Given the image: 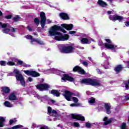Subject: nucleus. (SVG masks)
Instances as JSON below:
<instances>
[{"label": "nucleus", "instance_id": "nucleus-1", "mask_svg": "<svg viewBox=\"0 0 129 129\" xmlns=\"http://www.w3.org/2000/svg\"><path fill=\"white\" fill-rule=\"evenodd\" d=\"M82 84H86V85H91V86H101L100 81L96 79H91L90 78H85L81 81Z\"/></svg>", "mask_w": 129, "mask_h": 129}, {"label": "nucleus", "instance_id": "nucleus-2", "mask_svg": "<svg viewBox=\"0 0 129 129\" xmlns=\"http://www.w3.org/2000/svg\"><path fill=\"white\" fill-rule=\"evenodd\" d=\"M51 28L53 29L54 33L52 35H55L54 34H55V35H62L61 32H58V31H60V32H62V33H64L65 34L67 33V31H65L61 26L58 25H53Z\"/></svg>", "mask_w": 129, "mask_h": 129}, {"label": "nucleus", "instance_id": "nucleus-3", "mask_svg": "<svg viewBox=\"0 0 129 129\" xmlns=\"http://www.w3.org/2000/svg\"><path fill=\"white\" fill-rule=\"evenodd\" d=\"M74 50V47L71 45L63 46L60 49V52L66 54H70L71 53H73Z\"/></svg>", "mask_w": 129, "mask_h": 129}, {"label": "nucleus", "instance_id": "nucleus-4", "mask_svg": "<svg viewBox=\"0 0 129 129\" xmlns=\"http://www.w3.org/2000/svg\"><path fill=\"white\" fill-rule=\"evenodd\" d=\"M105 41L107 42V43H104V47L106 49L108 50H115V48H116L117 46L111 44V40L110 39H105Z\"/></svg>", "mask_w": 129, "mask_h": 129}, {"label": "nucleus", "instance_id": "nucleus-5", "mask_svg": "<svg viewBox=\"0 0 129 129\" xmlns=\"http://www.w3.org/2000/svg\"><path fill=\"white\" fill-rule=\"evenodd\" d=\"M51 87L48 84H39L36 85V88L39 91H48Z\"/></svg>", "mask_w": 129, "mask_h": 129}, {"label": "nucleus", "instance_id": "nucleus-6", "mask_svg": "<svg viewBox=\"0 0 129 129\" xmlns=\"http://www.w3.org/2000/svg\"><path fill=\"white\" fill-rule=\"evenodd\" d=\"M40 18L41 19L40 25L41 26V28L42 29H44V28H45V25H46V21L47 20L45 12H41L40 13Z\"/></svg>", "mask_w": 129, "mask_h": 129}, {"label": "nucleus", "instance_id": "nucleus-7", "mask_svg": "<svg viewBox=\"0 0 129 129\" xmlns=\"http://www.w3.org/2000/svg\"><path fill=\"white\" fill-rule=\"evenodd\" d=\"M54 29L52 28H50L49 30L48 33L49 34V35L51 36H55L54 37V40H56V41H62L61 38V34H56L54 33ZM52 34H54L53 35Z\"/></svg>", "mask_w": 129, "mask_h": 129}, {"label": "nucleus", "instance_id": "nucleus-8", "mask_svg": "<svg viewBox=\"0 0 129 129\" xmlns=\"http://www.w3.org/2000/svg\"><path fill=\"white\" fill-rule=\"evenodd\" d=\"M109 19L110 20V21H112L113 22H115L116 21L121 22V21L123 20V17L121 16L115 14L114 15H110L109 16Z\"/></svg>", "mask_w": 129, "mask_h": 129}, {"label": "nucleus", "instance_id": "nucleus-9", "mask_svg": "<svg viewBox=\"0 0 129 129\" xmlns=\"http://www.w3.org/2000/svg\"><path fill=\"white\" fill-rule=\"evenodd\" d=\"M25 38L27 39L28 40H31L30 43L31 44H34V42H36L37 43V44H39V45H42V43L40 42V40H39V39L38 38H33V36L28 34L25 36Z\"/></svg>", "mask_w": 129, "mask_h": 129}, {"label": "nucleus", "instance_id": "nucleus-10", "mask_svg": "<svg viewBox=\"0 0 129 129\" xmlns=\"http://www.w3.org/2000/svg\"><path fill=\"white\" fill-rule=\"evenodd\" d=\"M74 94L75 93L73 92L66 90L63 95L68 101H71V97H72V95H74Z\"/></svg>", "mask_w": 129, "mask_h": 129}, {"label": "nucleus", "instance_id": "nucleus-11", "mask_svg": "<svg viewBox=\"0 0 129 129\" xmlns=\"http://www.w3.org/2000/svg\"><path fill=\"white\" fill-rule=\"evenodd\" d=\"M61 80L63 81H69L70 82H74L75 81V79L74 78L70 76L69 75L67 74H64L63 75V77L61 78Z\"/></svg>", "mask_w": 129, "mask_h": 129}, {"label": "nucleus", "instance_id": "nucleus-12", "mask_svg": "<svg viewBox=\"0 0 129 129\" xmlns=\"http://www.w3.org/2000/svg\"><path fill=\"white\" fill-rule=\"evenodd\" d=\"M73 72H78L80 74H81V75H84L86 73L85 71H84L83 69L78 66H75L73 68Z\"/></svg>", "mask_w": 129, "mask_h": 129}, {"label": "nucleus", "instance_id": "nucleus-13", "mask_svg": "<svg viewBox=\"0 0 129 129\" xmlns=\"http://www.w3.org/2000/svg\"><path fill=\"white\" fill-rule=\"evenodd\" d=\"M13 73L16 74L15 77L16 78V80H17V81H20L24 79L23 75H22L20 73V71H19V70H18L17 69H15L14 70V71H13Z\"/></svg>", "mask_w": 129, "mask_h": 129}, {"label": "nucleus", "instance_id": "nucleus-14", "mask_svg": "<svg viewBox=\"0 0 129 129\" xmlns=\"http://www.w3.org/2000/svg\"><path fill=\"white\" fill-rule=\"evenodd\" d=\"M72 118L73 119H77V120H81L82 121H85V118L80 114H72Z\"/></svg>", "mask_w": 129, "mask_h": 129}, {"label": "nucleus", "instance_id": "nucleus-15", "mask_svg": "<svg viewBox=\"0 0 129 129\" xmlns=\"http://www.w3.org/2000/svg\"><path fill=\"white\" fill-rule=\"evenodd\" d=\"M104 107L106 110L107 114H110L111 113V105L109 103H105L104 105Z\"/></svg>", "mask_w": 129, "mask_h": 129}, {"label": "nucleus", "instance_id": "nucleus-16", "mask_svg": "<svg viewBox=\"0 0 129 129\" xmlns=\"http://www.w3.org/2000/svg\"><path fill=\"white\" fill-rule=\"evenodd\" d=\"M61 27L62 28H64V29H66V30H67V31H71L72 29H73V24H62L61 25Z\"/></svg>", "mask_w": 129, "mask_h": 129}, {"label": "nucleus", "instance_id": "nucleus-17", "mask_svg": "<svg viewBox=\"0 0 129 129\" xmlns=\"http://www.w3.org/2000/svg\"><path fill=\"white\" fill-rule=\"evenodd\" d=\"M122 69H123V67L121 64H118L115 66V67L114 69V71L116 72L117 74H118V73H120L122 71Z\"/></svg>", "mask_w": 129, "mask_h": 129}, {"label": "nucleus", "instance_id": "nucleus-18", "mask_svg": "<svg viewBox=\"0 0 129 129\" xmlns=\"http://www.w3.org/2000/svg\"><path fill=\"white\" fill-rule=\"evenodd\" d=\"M60 18L64 20H70V18L67 13H60L59 15Z\"/></svg>", "mask_w": 129, "mask_h": 129}, {"label": "nucleus", "instance_id": "nucleus-19", "mask_svg": "<svg viewBox=\"0 0 129 129\" xmlns=\"http://www.w3.org/2000/svg\"><path fill=\"white\" fill-rule=\"evenodd\" d=\"M103 121H104V125H107L108 124H109L111 123V122H112V118L108 119V117L105 116L103 118Z\"/></svg>", "mask_w": 129, "mask_h": 129}, {"label": "nucleus", "instance_id": "nucleus-20", "mask_svg": "<svg viewBox=\"0 0 129 129\" xmlns=\"http://www.w3.org/2000/svg\"><path fill=\"white\" fill-rule=\"evenodd\" d=\"M50 94H52L53 96H56V97H59V96H60V94H61V93H60L59 91L55 89H52L50 91Z\"/></svg>", "mask_w": 129, "mask_h": 129}, {"label": "nucleus", "instance_id": "nucleus-21", "mask_svg": "<svg viewBox=\"0 0 129 129\" xmlns=\"http://www.w3.org/2000/svg\"><path fill=\"white\" fill-rule=\"evenodd\" d=\"M1 89L2 92H3V93H5L6 94H8L11 92V89H10L9 87H2Z\"/></svg>", "mask_w": 129, "mask_h": 129}, {"label": "nucleus", "instance_id": "nucleus-22", "mask_svg": "<svg viewBox=\"0 0 129 129\" xmlns=\"http://www.w3.org/2000/svg\"><path fill=\"white\" fill-rule=\"evenodd\" d=\"M98 5L100 7H102L103 8H105V7H107V4L104 2L102 0H98L97 2Z\"/></svg>", "mask_w": 129, "mask_h": 129}, {"label": "nucleus", "instance_id": "nucleus-23", "mask_svg": "<svg viewBox=\"0 0 129 129\" xmlns=\"http://www.w3.org/2000/svg\"><path fill=\"white\" fill-rule=\"evenodd\" d=\"M9 99L11 101L14 100H18V98H17V96H16V94L14 93H12L9 95Z\"/></svg>", "mask_w": 129, "mask_h": 129}, {"label": "nucleus", "instance_id": "nucleus-24", "mask_svg": "<svg viewBox=\"0 0 129 129\" xmlns=\"http://www.w3.org/2000/svg\"><path fill=\"white\" fill-rule=\"evenodd\" d=\"M6 122V119L4 117L0 116V127H4L5 125L4 122Z\"/></svg>", "mask_w": 129, "mask_h": 129}, {"label": "nucleus", "instance_id": "nucleus-25", "mask_svg": "<svg viewBox=\"0 0 129 129\" xmlns=\"http://www.w3.org/2000/svg\"><path fill=\"white\" fill-rule=\"evenodd\" d=\"M31 76H32V77H39L40 74L36 71H32Z\"/></svg>", "mask_w": 129, "mask_h": 129}, {"label": "nucleus", "instance_id": "nucleus-26", "mask_svg": "<svg viewBox=\"0 0 129 129\" xmlns=\"http://www.w3.org/2000/svg\"><path fill=\"white\" fill-rule=\"evenodd\" d=\"M69 39V35L68 34H61V41H67Z\"/></svg>", "mask_w": 129, "mask_h": 129}, {"label": "nucleus", "instance_id": "nucleus-27", "mask_svg": "<svg viewBox=\"0 0 129 129\" xmlns=\"http://www.w3.org/2000/svg\"><path fill=\"white\" fill-rule=\"evenodd\" d=\"M88 42H89L88 38H83L81 40V44H88Z\"/></svg>", "mask_w": 129, "mask_h": 129}, {"label": "nucleus", "instance_id": "nucleus-28", "mask_svg": "<svg viewBox=\"0 0 129 129\" xmlns=\"http://www.w3.org/2000/svg\"><path fill=\"white\" fill-rule=\"evenodd\" d=\"M21 17L19 15H16L15 17L13 18V21L14 22H19V21H21Z\"/></svg>", "mask_w": 129, "mask_h": 129}, {"label": "nucleus", "instance_id": "nucleus-29", "mask_svg": "<svg viewBox=\"0 0 129 129\" xmlns=\"http://www.w3.org/2000/svg\"><path fill=\"white\" fill-rule=\"evenodd\" d=\"M88 102L90 104H93L95 103V98L91 97L89 99Z\"/></svg>", "mask_w": 129, "mask_h": 129}, {"label": "nucleus", "instance_id": "nucleus-30", "mask_svg": "<svg viewBox=\"0 0 129 129\" xmlns=\"http://www.w3.org/2000/svg\"><path fill=\"white\" fill-rule=\"evenodd\" d=\"M4 105H5V106L7 107H12V106H13V105L11 104V102L8 101H6L4 102Z\"/></svg>", "mask_w": 129, "mask_h": 129}, {"label": "nucleus", "instance_id": "nucleus-31", "mask_svg": "<svg viewBox=\"0 0 129 129\" xmlns=\"http://www.w3.org/2000/svg\"><path fill=\"white\" fill-rule=\"evenodd\" d=\"M2 32L4 33V34H8L9 33H10V32H11V29H10V28H4L2 30Z\"/></svg>", "mask_w": 129, "mask_h": 129}, {"label": "nucleus", "instance_id": "nucleus-32", "mask_svg": "<svg viewBox=\"0 0 129 129\" xmlns=\"http://www.w3.org/2000/svg\"><path fill=\"white\" fill-rule=\"evenodd\" d=\"M34 24L36 25V26H39L40 25V20L38 18H35L34 19Z\"/></svg>", "mask_w": 129, "mask_h": 129}, {"label": "nucleus", "instance_id": "nucleus-33", "mask_svg": "<svg viewBox=\"0 0 129 129\" xmlns=\"http://www.w3.org/2000/svg\"><path fill=\"white\" fill-rule=\"evenodd\" d=\"M0 27L2 28V29H6L7 28V27H8V24L7 23H4L2 22H0Z\"/></svg>", "mask_w": 129, "mask_h": 129}, {"label": "nucleus", "instance_id": "nucleus-34", "mask_svg": "<svg viewBox=\"0 0 129 129\" xmlns=\"http://www.w3.org/2000/svg\"><path fill=\"white\" fill-rule=\"evenodd\" d=\"M23 127V125L21 124L17 125L15 126H14L12 127V129H17V128H22Z\"/></svg>", "mask_w": 129, "mask_h": 129}, {"label": "nucleus", "instance_id": "nucleus-35", "mask_svg": "<svg viewBox=\"0 0 129 129\" xmlns=\"http://www.w3.org/2000/svg\"><path fill=\"white\" fill-rule=\"evenodd\" d=\"M17 29L18 28H15L12 26H11L10 28V31H11L12 33H16Z\"/></svg>", "mask_w": 129, "mask_h": 129}, {"label": "nucleus", "instance_id": "nucleus-36", "mask_svg": "<svg viewBox=\"0 0 129 129\" xmlns=\"http://www.w3.org/2000/svg\"><path fill=\"white\" fill-rule=\"evenodd\" d=\"M7 65L9 66H15L16 65V63L14 61H8L7 62Z\"/></svg>", "mask_w": 129, "mask_h": 129}, {"label": "nucleus", "instance_id": "nucleus-37", "mask_svg": "<svg viewBox=\"0 0 129 129\" xmlns=\"http://www.w3.org/2000/svg\"><path fill=\"white\" fill-rule=\"evenodd\" d=\"M20 83L22 86H24V87L26 86V82H25V79L24 78L23 79L20 80Z\"/></svg>", "mask_w": 129, "mask_h": 129}, {"label": "nucleus", "instance_id": "nucleus-38", "mask_svg": "<svg viewBox=\"0 0 129 129\" xmlns=\"http://www.w3.org/2000/svg\"><path fill=\"white\" fill-rule=\"evenodd\" d=\"M0 65L1 66H6L7 65V61L5 60H1L0 61Z\"/></svg>", "mask_w": 129, "mask_h": 129}, {"label": "nucleus", "instance_id": "nucleus-39", "mask_svg": "<svg viewBox=\"0 0 129 129\" xmlns=\"http://www.w3.org/2000/svg\"><path fill=\"white\" fill-rule=\"evenodd\" d=\"M24 73H25V74H27V75H31L32 74V71H29V70H27V71H24Z\"/></svg>", "mask_w": 129, "mask_h": 129}, {"label": "nucleus", "instance_id": "nucleus-40", "mask_svg": "<svg viewBox=\"0 0 129 129\" xmlns=\"http://www.w3.org/2000/svg\"><path fill=\"white\" fill-rule=\"evenodd\" d=\"M13 18V15H8L5 17V19H7V20H11Z\"/></svg>", "mask_w": 129, "mask_h": 129}, {"label": "nucleus", "instance_id": "nucleus-41", "mask_svg": "<svg viewBox=\"0 0 129 129\" xmlns=\"http://www.w3.org/2000/svg\"><path fill=\"white\" fill-rule=\"evenodd\" d=\"M72 99H73L74 102H75V103H78V101H79V100H78V98H77V97H73Z\"/></svg>", "mask_w": 129, "mask_h": 129}, {"label": "nucleus", "instance_id": "nucleus-42", "mask_svg": "<svg viewBox=\"0 0 129 129\" xmlns=\"http://www.w3.org/2000/svg\"><path fill=\"white\" fill-rule=\"evenodd\" d=\"M74 126L75 127H79V126H80V124L77 122H74Z\"/></svg>", "mask_w": 129, "mask_h": 129}, {"label": "nucleus", "instance_id": "nucleus-43", "mask_svg": "<svg viewBox=\"0 0 129 129\" xmlns=\"http://www.w3.org/2000/svg\"><path fill=\"white\" fill-rule=\"evenodd\" d=\"M86 126L88 128H90V127H91V123H90L88 122H86Z\"/></svg>", "mask_w": 129, "mask_h": 129}, {"label": "nucleus", "instance_id": "nucleus-44", "mask_svg": "<svg viewBox=\"0 0 129 129\" xmlns=\"http://www.w3.org/2000/svg\"><path fill=\"white\" fill-rule=\"evenodd\" d=\"M126 126V123L123 122L121 126V129H125Z\"/></svg>", "mask_w": 129, "mask_h": 129}, {"label": "nucleus", "instance_id": "nucleus-45", "mask_svg": "<svg viewBox=\"0 0 129 129\" xmlns=\"http://www.w3.org/2000/svg\"><path fill=\"white\" fill-rule=\"evenodd\" d=\"M47 112L49 114H51L52 113V108L51 107H48L47 108Z\"/></svg>", "mask_w": 129, "mask_h": 129}, {"label": "nucleus", "instance_id": "nucleus-46", "mask_svg": "<svg viewBox=\"0 0 129 129\" xmlns=\"http://www.w3.org/2000/svg\"><path fill=\"white\" fill-rule=\"evenodd\" d=\"M14 122H16V121H15V120H14L13 119H10L9 121V124L10 125H12V124H13Z\"/></svg>", "mask_w": 129, "mask_h": 129}, {"label": "nucleus", "instance_id": "nucleus-47", "mask_svg": "<svg viewBox=\"0 0 129 129\" xmlns=\"http://www.w3.org/2000/svg\"><path fill=\"white\" fill-rule=\"evenodd\" d=\"M23 61L21 60H18L17 61L18 65H22L23 64Z\"/></svg>", "mask_w": 129, "mask_h": 129}, {"label": "nucleus", "instance_id": "nucleus-48", "mask_svg": "<svg viewBox=\"0 0 129 129\" xmlns=\"http://www.w3.org/2000/svg\"><path fill=\"white\" fill-rule=\"evenodd\" d=\"M125 100L126 101H127L129 100V94H128L127 95L124 96Z\"/></svg>", "mask_w": 129, "mask_h": 129}, {"label": "nucleus", "instance_id": "nucleus-49", "mask_svg": "<svg viewBox=\"0 0 129 129\" xmlns=\"http://www.w3.org/2000/svg\"><path fill=\"white\" fill-rule=\"evenodd\" d=\"M40 129H49V127H48V126L44 125L41 126Z\"/></svg>", "mask_w": 129, "mask_h": 129}, {"label": "nucleus", "instance_id": "nucleus-50", "mask_svg": "<svg viewBox=\"0 0 129 129\" xmlns=\"http://www.w3.org/2000/svg\"><path fill=\"white\" fill-rule=\"evenodd\" d=\"M51 113H52V114H54L55 115H57V111L55 110H52L51 111Z\"/></svg>", "mask_w": 129, "mask_h": 129}, {"label": "nucleus", "instance_id": "nucleus-51", "mask_svg": "<svg viewBox=\"0 0 129 129\" xmlns=\"http://www.w3.org/2000/svg\"><path fill=\"white\" fill-rule=\"evenodd\" d=\"M96 71L98 74H100V75L102 74V72L100 71V70L99 69H97Z\"/></svg>", "mask_w": 129, "mask_h": 129}, {"label": "nucleus", "instance_id": "nucleus-52", "mask_svg": "<svg viewBox=\"0 0 129 129\" xmlns=\"http://www.w3.org/2000/svg\"><path fill=\"white\" fill-rule=\"evenodd\" d=\"M69 34H70V35H73L74 34H76V31H70Z\"/></svg>", "mask_w": 129, "mask_h": 129}, {"label": "nucleus", "instance_id": "nucleus-53", "mask_svg": "<svg viewBox=\"0 0 129 129\" xmlns=\"http://www.w3.org/2000/svg\"><path fill=\"white\" fill-rule=\"evenodd\" d=\"M22 66H23V67H28V64L23 62H22Z\"/></svg>", "mask_w": 129, "mask_h": 129}, {"label": "nucleus", "instance_id": "nucleus-54", "mask_svg": "<svg viewBox=\"0 0 129 129\" xmlns=\"http://www.w3.org/2000/svg\"><path fill=\"white\" fill-rule=\"evenodd\" d=\"M83 65H84V66H88V62H87L86 61H83Z\"/></svg>", "mask_w": 129, "mask_h": 129}, {"label": "nucleus", "instance_id": "nucleus-55", "mask_svg": "<svg viewBox=\"0 0 129 129\" xmlns=\"http://www.w3.org/2000/svg\"><path fill=\"white\" fill-rule=\"evenodd\" d=\"M125 25L126 27H129V21L125 22Z\"/></svg>", "mask_w": 129, "mask_h": 129}, {"label": "nucleus", "instance_id": "nucleus-56", "mask_svg": "<svg viewBox=\"0 0 129 129\" xmlns=\"http://www.w3.org/2000/svg\"><path fill=\"white\" fill-rule=\"evenodd\" d=\"M28 81L32 82V81H33V79L31 77L28 78Z\"/></svg>", "mask_w": 129, "mask_h": 129}, {"label": "nucleus", "instance_id": "nucleus-57", "mask_svg": "<svg viewBox=\"0 0 129 129\" xmlns=\"http://www.w3.org/2000/svg\"><path fill=\"white\" fill-rule=\"evenodd\" d=\"M108 15H111L112 14V11H107Z\"/></svg>", "mask_w": 129, "mask_h": 129}, {"label": "nucleus", "instance_id": "nucleus-58", "mask_svg": "<svg viewBox=\"0 0 129 129\" xmlns=\"http://www.w3.org/2000/svg\"><path fill=\"white\" fill-rule=\"evenodd\" d=\"M28 30L29 31V32H32V28H31V27H28Z\"/></svg>", "mask_w": 129, "mask_h": 129}, {"label": "nucleus", "instance_id": "nucleus-59", "mask_svg": "<svg viewBox=\"0 0 129 129\" xmlns=\"http://www.w3.org/2000/svg\"><path fill=\"white\" fill-rule=\"evenodd\" d=\"M99 46H104V43L102 42L101 43L99 44Z\"/></svg>", "mask_w": 129, "mask_h": 129}, {"label": "nucleus", "instance_id": "nucleus-60", "mask_svg": "<svg viewBox=\"0 0 129 129\" xmlns=\"http://www.w3.org/2000/svg\"><path fill=\"white\" fill-rule=\"evenodd\" d=\"M70 106H72V107L75 106V103L71 104Z\"/></svg>", "mask_w": 129, "mask_h": 129}, {"label": "nucleus", "instance_id": "nucleus-61", "mask_svg": "<svg viewBox=\"0 0 129 129\" xmlns=\"http://www.w3.org/2000/svg\"><path fill=\"white\" fill-rule=\"evenodd\" d=\"M74 95L75 96H77L78 97H79V96H80V95L79 94H74Z\"/></svg>", "mask_w": 129, "mask_h": 129}, {"label": "nucleus", "instance_id": "nucleus-62", "mask_svg": "<svg viewBox=\"0 0 129 129\" xmlns=\"http://www.w3.org/2000/svg\"><path fill=\"white\" fill-rule=\"evenodd\" d=\"M51 102H52V103L54 104L55 103V102H56V101L54 100H50Z\"/></svg>", "mask_w": 129, "mask_h": 129}, {"label": "nucleus", "instance_id": "nucleus-63", "mask_svg": "<svg viewBox=\"0 0 129 129\" xmlns=\"http://www.w3.org/2000/svg\"><path fill=\"white\" fill-rule=\"evenodd\" d=\"M80 105V104L79 103H75V106H79Z\"/></svg>", "mask_w": 129, "mask_h": 129}, {"label": "nucleus", "instance_id": "nucleus-64", "mask_svg": "<svg viewBox=\"0 0 129 129\" xmlns=\"http://www.w3.org/2000/svg\"><path fill=\"white\" fill-rule=\"evenodd\" d=\"M47 21L48 22V24H51V21L49 19H47Z\"/></svg>", "mask_w": 129, "mask_h": 129}]
</instances>
